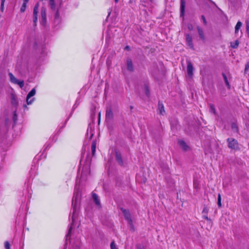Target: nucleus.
I'll list each match as a JSON object with an SVG mask.
<instances>
[{"label": "nucleus", "mask_w": 249, "mask_h": 249, "mask_svg": "<svg viewBox=\"0 0 249 249\" xmlns=\"http://www.w3.org/2000/svg\"><path fill=\"white\" fill-rule=\"evenodd\" d=\"M81 197V194L79 192H77L74 194L72 199V206H73V213H72V221H74V218L76 217V207L79 204L80 199Z\"/></svg>", "instance_id": "1"}, {"label": "nucleus", "mask_w": 249, "mask_h": 249, "mask_svg": "<svg viewBox=\"0 0 249 249\" xmlns=\"http://www.w3.org/2000/svg\"><path fill=\"white\" fill-rule=\"evenodd\" d=\"M227 142H228L229 148L235 150L239 149L238 142L236 140L232 138H228Z\"/></svg>", "instance_id": "2"}, {"label": "nucleus", "mask_w": 249, "mask_h": 249, "mask_svg": "<svg viewBox=\"0 0 249 249\" xmlns=\"http://www.w3.org/2000/svg\"><path fill=\"white\" fill-rule=\"evenodd\" d=\"M9 76L12 83L18 85L21 88L24 86V83L23 80L19 81L13 75L12 73L10 72L9 73Z\"/></svg>", "instance_id": "3"}, {"label": "nucleus", "mask_w": 249, "mask_h": 249, "mask_svg": "<svg viewBox=\"0 0 249 249\" xmlns=\"http://www.w3.org/2000/svg\"><path fill=\"white\" fill-rule=\"evenodd\" d=\"M113 113L110 107H108L106 110V119L107 121H111L113 118Z\"/></svg>", "instance_id": "4"}, {"label": "nucleus", "mask_w": 249, "mask_h": 249, "mask_svg": "<svg viewBox=\"0 0 249 249\" xmlns=\"http://www.w3.org/2000/svg\"><path fill=\"white\" fill-rule=\"evenodd\" d=\"M36 92L35 89H33L28 94L26 98V102L28 105L31 104L33 103L34 98L31 100H30V98L35 95Z\"/></svg>", "instance_id": "5"}, {"label": "nucleus", "mask_w": 249, "mask_h": 249, "mask_svg": "<svg viewBox=\"0 0 249 249\" xmlns=\"http://www.w3.org/2000/svg\"><path fill=\"white\" fill-rule=\"evenodd\" d=\"M193 70L194 68L192 64L190 61L187 62V73L188 76L190 78H192L193 76Z\"/></svg>", "instance_id": "6"}, {"label": "nucleus", "mask_w": 249, "mask_h": 249, "mask_svg": "<svg viewBox=\"0 0 249 249\" xmlns=\"http://www.w3.org/2000/svg\"><path fill=\"white\" fill-rule=\"evenodd\" d=\"M121 210L122 213H124V215L125 218V219L128 221L129 224L131 225L132 224V220L131 218V215L129 212L127 210L123 208H121Z\"/></svg>", "instance_id": "7"}, {"label": "nucleus", "mask_w": 249, "mask_h": 249, "mask_svg": "<svg viewBox=\"0 0 249 249\" xmlns=\"http://www.w3.org/2000/svg\"><path fill=\"white\" fill-rule=\"evenodd\" d=\"M178 144L183 151H187L190 149L189 146L183 140H178Z\"/></svg>", "instance_id": "8"}, {"label": "nucleus", "mask_w": 249, "mask_h": 249, "mask_svg": "<svg viewBox=\"0 0 249 249\" xmlns=\"http://www.w3.org/2000/svg\"><path fill=\"white\" fill-rule=\"evenodd\" d=\"M186 40L188 46L193 49L194 45L192 42V37L188 34L186 35Z\"/></svg>", "instance_id": "9"}, {"label": "nucleus", "mask_w": 249, "mask_h": 249, "mask_svg": "<svg viewBox=\"0 0 249 249\" xmlns=\"http://www.w3.org/2000/svg\"><path fill=\"white\" fill-rule=\"evenodd\" d=\"M126 64H127V69L129 71H133V66L132 64V62L131 60L129 58H128L126 61Z\"/></svg>", "instance_id": "10"}, {"label": "nucleus", "mask_w": 249, "mask_h": 249, "mask_svg": "<svg viewBox=\"0 0 249 249\" xmlns=\"http://www.w3.org/2000/svg\"><path fill=\"white\" fill-rule=\"evenodd\" d=\"M185 1L184 0H181L180 3V16L183 17L185 12Z\"/></svg>", "instance_id": "11"}, {"label": "nucleus", "mask_w": 249, "mask_h": 249, "mask_svg": "<svg viewBox=\"0 0 249 249\" xmlns=\"http://www.w3.org/2000/svg\"><path fill=\"white\" fill-rule=\"evenodd\" d=\"M92 198L94 200L95 204L97 206L100 207V200L98 198V196L95 193H92Z\"/></svg>", "instance_id": "12"}, {"label": "nucleus", "mask_w": 249, "mask_h": 249, "mask_svg": "<svg viewBox=\"0 0 249 249\" xmlns=\"http://www.w3.org/2000/svg\"><path fill=\"white\" fill-rule=\"evenodd\" d=\"M116 159L117 160L118 162L120 165H122L123 164V160H122V159L121 155L118 152H116Z\"/></svg>", "instance_id": "13"}, {"label": "nucleus", "mask_w": 249, "mask_h": 249, "mask_svg": "<svg viewBox=\"0 0 249 249\" xmlns=\"http://www.w3.org/2000/svg\"><path fill=\"white\" fill-rule=\"evenodd\" d=\"M158 109L159 110L160 113L161 115H163V113L165 112V110L164 109V106H163V105L160 102H159V104H158Z\"/></svg>", "instance_id": "14"}, {"label": "nucleus", "mask_w": 249, "mask_h": 249, "mask_svg": "<svg viewBox=\"0 0 249 249\" xmlns=\"http://www.w3.org/2000/svg\"><path fill=\"white\" fill-rule=\"evenodd\" d=\"M49 4L52 10L54 11H56L57 10V8H56L54 3V0H50Z\"/></svg>", "instance_id": "15"}, {"label": "nucleus", "mask_w": 249, "mask_h": 249, "mask_svg": "<svg viewBox=\"0 0 249 249\" xmlns=\"http://www.w3.org/2000/svg\"><path fill=\"white\" fill-rule=\"evenodd\" d=\"M197 29L198 33L200 37L202 39H204L205 37H204V35L203 34V30L199 27H197Z\"/></svg>", "instance_id": "16"}, {"label": "nucleus", "mask_w": 249, "mask_h": 249, "mask_svg": "<svg viewBox=\"0 0 249 249\" xmlns=\"http://www.w3.org/2000/svg\"><path fill=\"white\" fill-rule=\"evenodd\" d=\"M242 25V23L241 21H238L235 27V33L237 34L239 30Z\"/></svg>", "instance_id": "17"}, {"label": "nucleus", "mask_w": 249, "mask_h": 249, "mask_svg": "<svg viewBox=\"0 0 249 249\" xmlns=\"http://www.w3.org/2000/svg\"><path fill=\"white\" fill-rule=\"evenodd\" d=\"M39 7L38 3H36L35 6L33 11V16H37L38 10Z\"/></svg>", "instance_id": "18"}, {"label": "nucleus", "mask_w": 249, "mask_h": 249, "mask_svg": "<svg viewBox=\"0 0 249 249\" xmlns=\"http://www.w3.org/2000/svg\"><path fill=\"white\" fill-rule=\"evenodd\" d=\"M96 143L95 142H93L91 144V151H92V155L94 156L96 150Z\"/></svg>", "instance_id": "19"}, {"label": "nucleus", "mask_w": 249, "mask_h": 249, "mask_svg": "<svg viewBox=\"0 0 249 249\" xmlns=\"http://www.w3.org/2000/svg\"><path fill=\"white\" fill-rule=\"evenodd\" d=\"M41 17H42L43 20H45L46 18V15L45 9L44 8H41Z\"/></svg>", "instance_id": "20"}, {"label": "nucleus", "mask_w": 249, "mask_h": 249, "mask_svg": "<svg viewBox=\"0 0 249 249\" xmlns=\"http://www.w3.org/2000/svg\"><path fill=\"white\" fill-rule=\"evenodd\" d=\"M222 75H223V78H224V81L225 82L226 85H227L228 88L229 89H230V84H229V83L228 82V79H227V77L226 74H224V73H223Z\"/></svg>", "instance_id": "21"}, {"label": "nucleus", "mask_w": 249, "mask_h": 249, "mask_svg": "<svg viewBox=\"0 0 249 249\" xmlns=\"http://www.w3.org/2000/svg\"><path fill=\"white\" fill-rule=\"evenodd\" d=\"M239 45V42L238 40H236L235 42H231V47L233 48H236Z\"/></svg>", "instance_id": "22"}, {"label": "nucleus", "mask_w": 249, "mask_h": 249, "mask_svg": "<svg viewBox=\"0 0 249 249\" xmlns=\"http://www.w3.org/2000/svg\"><path fill=\"white\" fill-rule=\"evenodd\" d=\"M217 205L219 207H221V195L220 194L218 195V198H217Z\"/></svg>", "instance_id": "23"}, {"label": "nucleus", "mask_w": 249, "mask_h": 249, "mask_svg": "<svg viewBox=\"0 0 249 249\" xmlns=\"http://www.w3.org/2000/svg\"><path fill=\"white\" fill-rule=\"evenodd\" d=\"M231 128H232L233 131H234L235 132H238V127L235 124H231Z\"/></svg>", "instance_id": "24"}, {"label": "nucleus", "mask_w": 249, "mask_h": 249, "mask_svg": "<svg viewBox=\"0 0 249 249\" xmlns=\"http://www.w3.org/2000/svg\"><path fill=\"white\" fill-rule=\"evenodd\" d=\"M210 111L211 113H213V114L215 113V110L214 107L212 104H210Z\"/></svg>", "instance_id": "25"}, {"label": "nucleus", "mask_w": 249, "mask_h": 249, "mask_svg": "<svg viewBox=\"0 0 249 249\" xmlns=\"http://www.w3.org/2000/svg\"><path fill=\"white\" fill-rule=\"evenodd\" d=\"M246 29L247 33L248 34V36L249 37V19H248L246 21Z\"/></svg>", "instance_id": "26"}, {"label": "nucleus", "mask_w": 249, "mask_h": 249, "mask_svg": "<svg viewBox=\"0 0 249 249\" xmlns=\"http://www.w3.org/2000/svg\"><path fill=\"white\" fill-rule=\"evenodd\" d=\"M26 4H27V3L23 2V3L20 8V11L21 12H23L25 11L26 7Z\"/></svg>", "instance_id": "27"}, {"label": "nucleus", "mask_w": 249, "mask_h": 249, "mask_svg": "<svg viewBox=\"0 0 249 249\" xmlns=\"http://www.w3.org/2000/svg\"><path fill=\"white\" fill-rule=\"evenodd\" d=\"M55 19L56 20V19H58L59 18V12H58V8H57V10L55 11Z\"/></svg>", "instance_id": "28"}, {"label": "nucleus", "mask_w": 249, "mask_h": 249, "mask_svg": "<svg viewBox=\"0 0 249 249\" xmlns=\"http://www.w3.org/2000/svg\"><path fill=\"white\" fill-rule=\"evenodd\" d=\"M110 247L111 249H118L114 241L111 243Z\"/></svg>", "instance_id": "29"}, {"label": "nucleus", "mask_w": 249, "mask_h": 249, "mask_svg": "<svg viewBox=\"0 0 249 249\" xmlns=\"http://www.w3.org/2000/svg\"><path fill=\"white\" fill-rule=\"evenodd\" d=\"M4 247L6 249H10V245L8 241H6L4 243Z\"/></svg>", "instance_id": "30"}, {"label": "nucleus", "mask_w": 249, "mask_h": 249, "mask_svg": "<svg viewBox=\"0 0 249 249\" xmlns=\"http://www.w3.org/2000/svg\"><path fill=\"white\" fill-rule=\"evenodd\" d=\"M209 212V209L208 208H207L206 207H205L204 208H203V211H202V213L203 214H207Z\"/></svg>", "instance_id": "31"}, {"label": "nucleus", "mask_w": 249, "mask_h": 249, "mask_svg": "<svg viewBox=\"0 0 249 249\" xmlns=\"http://www.w3.org/2000/svg\"><path fill=\"white\" fill-rule=\"evenodd\" d=\"M5 0H1V6H0V10L2 11L3 10V7H4V3L5 2Z\"/></svg>", "instance_id": "32"}, {"label": "nucleus", "mask_w": 249, "mask_h": 249, "mask_svg": "<svg viewBox=\"0 0 249 249\" xmlns=\"http://www.w3.org/2000/svg\"><path fill=\"white\" fill-rule=\"evenodd\" d=\"M203 217L206 219L207 220L211 222V220L210 219V218H208V217L207 216V214H203Z\"/></svg>", "instance_id": "33"}, {"label": "nucleus", "mask_w": 249, "mask_h": 249, "mask_svg": "<svg viewBox=\"0 0 249 249\" xmlns=\"http://www.w3.org/2000/svg\"><path fill=\"white\" fill-rule=\"evenodd\" d=\"M37 20V16H33V21L35 24L36 23Z\"/></svg>", "instance_id": "34"}, {"label": "nucleus", "mask_w": 249, "mask_h": 249, "mask_svg": "<svg viewBox=\"0 0 249 249\" xmlns=\"http://www.w3.org/2000/svg\"><path fill=\"white\" fill-rule=\"evenodd\" d=\"M188 27V29L190 30V31H191L193 29V25L191 24H189L187 26Z\"/></svg>", "instance_id": "35"}, {"label": "nucleus", "mask_w": 249, "mask_h": 249, "mask_svg": "<svg viewBox=\"0 0 249 249\" xmlns=\"http://www.w3.org/2000/svg\"><path fill=\"white\" fill-rule=\"evenodd\" d=\"M249 69V62L246 65L245 71L246 72Z\"/></svg>", "instance_id": "36"}, {"label": "nucleus", "mask_w": 249, "mask_h": 249, "mask_svg": "<svg viewBox=\"0 0 249 249\" xmlns=\"http://www.w3.org/2000/svg\"><path fill=\"white\" fill-rule=\"evenodd\" d=\"M201 18H202V19L203 20L204 24H207V22H206V20L205 18L204 17V16H202Z\"/></svg>", "instance_id": "37"}, {"label": "nucleus", "mask_w": 249, "mask_h": 249, "mask_svg": "<svg viewBox=\"0 0 249 249\" xmlns=\"http://www.w3.org/2000/svg\"><path fill=\"white\" fill-rule=\"evenodd\" d=\"M145 93L148 96L149 94L148 88L146 86L145 87Z\"/></svg>", "instance_id": "38"}, {"label": "nucleus", "mask_w": 249, "mask_h": 249, "mask_svg": "<svg viewBox=\"0 0 249 249\" xmlns=\"http://www.w3.org/2000/svg\"><path fill=\"white\" fill-rule=\"evenodd\" d=\"M17 115L16 114V112H15L14 113L13 119L15 121L17 120Z\"/></svg>", "instance_id": "39"}, {"label": "nucleus", "mask_w": 249, "mask_h": 249, "mask_svg": "<svg viewBox=\"0 0 249 249\" xmlns=\"http://www.w3.org/2000/svg\"><path fill=\"white\" fill-rule=\"evenodd\" d=\"M138 249H145V248L143 247V246H138Z\"/></svg>", "instance_id": "40"}, {"label": "nucleus", "mask_w": 249, "mask_h": 249, "mask_svg": "<svg viewBox=\"0 0 249 249\" xmlns=\"http://www.w3.org/2000/svg\"><path fill=\"white\" fill-rule=\"evenodd\" d=\"M29 0H23V2L27 3Z\"/></svg>", "instance_id": "41"}, {"label": "nucleus", "mask_w": 249, "mask_h": 249, "mask_svg": "<svg viewBox=\"0 0 249 249\" xmlns=\"http://www.w3.org/2000/svg\"><path fill=\"white\" fill-rule=\"evenodd\" d=\"M71 230V228L69 229V233H68V234L67 235V236H68V235H69V234H70V232Z\"/></svg>", "instance_id": "42"}, {"label": "nucleus", "mask_w": 249, "mask_h": 249, "mask_svg": "<svg viewBox=\"0 0 249 249\" xmlns=\"http://www.w3.org/2000/svg\"><path fill=\"white\" fill-rule=\"evenodd\" d=\"M114 1L116 3H117L118 2L119 0H114Z\"/></svg>", "instance_id": "43"}, {"label": "nucleus", "mask_w": 249, "mask_h": 249, "mask_svg": "<svg viewBox=\"0 0 249 249\" xmlns=\"http://www.w3.org/2000/svg\"><path fill=\"white\" fill-rule=\"evenodd\" d=\"M110 12H109L108 13V16H109L110 15Z\"/></svg>", "instance_id": "44"}, {"label": "nucleus", "mask_w": 249, "mask_h": 249, "mask_svg": "<svg viewBox=\"0 0 249 249\" xmlns=\"http://www.w3.org/2000/svg\"><path fill=\"white\" fill-rule=\"evenodd\" d=\"M128 48H129V47H128V46H126V47H125V49H128Z\"/></svg>", "instance_id": "45"}]
</instances>
